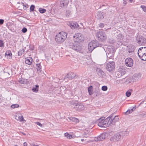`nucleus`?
Wrapping results in <instances>:
<instances>
[{"mask_svg": "<svg viewBox=\"0 0 146 146\" xmlns=\"http://www.w3.org/2000/svg\"><path fill=\"white\" fill-rule=\"evenodd\" d=\"M4 46V42L2 40H0V47H3Z\"/></svg>", "mask_w": 146, "mask_h": 146, "instance_id": "obj_36", "label": "nucleus"}, {"mask_svg": "<svg viewBox=\"0 0 146 146\" xmlns=\"http://www.w3.org/2000/svg\"><path fill=\"white\" fill-rule=\"evenodd\" d=\"M70 48L77 52L80 51L81 49V47L78 42H75L70 44L69 45Z\"/></svg>", "mask_w": 146, "mask_h": 146, "instance_id": "obj_6", "label": "nucleus"}, {"mask_svg": "<svg viewBox=\"0 0 146 146\" xmlns=\"http://www.w3.org/2000/svg\"><path fill=\"white\" fill-rule=\"evenodd\" d=\"M24 135H25V133H22Z\"/></svg>", "mask_w": 146, "mask_h": 146, "instance_id": "obj_58", "label": "nucleus"}, {"mask_svg": "<svg viewBox=\"0 0 146 146\" xmlns=\"http://www.w3.org/2000/svg\"><path fill=\"white\" fill-rule=\"evenodd\" d=\"M131 92L129 91H127L126 92V96L127 97H129L131 96Z\"/></svg>", "mask_w": 146, "mask_h": 146, "instance_id": "obj_42", "label": "nucleus"}, {"mask_svg": "<svg viewBox=\"0 0 146 146\" xmlns=\"http://www.w3.org/2000/svg\"><path fill=\"white\" fill-rule=\"evenodd\" d=\"M23 144L24 146H27V143L25 142H24Z\"/></svg>", "mask_w": 146, "mask_h": 146, "instance_id": "obj_53", "label": "nucleus"}, {"mask_svg": "<svg viewBox=\"0 0 146 146\" xmlns=\"http://www.w3.org/2000/svg\"><path fill=\"white\" fill-rule=\"evenodd\" d=\"M18 3H19H19H19V2H18Z\"/></svg>", "mask_w": 146, "mask_h": 146, "instance_id": "obj_61", "label": "nucleus"}, {"mask_svg": "<svg viewBox=\"0 0 146 146\" xmlns=\"http://www.w3.org/2000/svg\"><path fill=\"white\" fill-rule=\"evenodd\" d=\"M108 89V87L106 86H103L102 87V90L103 91H106Z\"/></svg>", "mask_w": 146, "mask_h": 146, "instance_id": "obj_41", "label": "nucleus"}, {"mask_svg": "<svg viewBox=\"0 0 146 146\" xmlns=\"http://www.w3.org/2000/svg\"><path fill=\"white\" fill-rule=\"evenodd\" d=\"M35 8V6L33 5H32L30 8V12H31L32 11H33L34 10V9Z\"/></svg>", "mask_w": 146, "mask_h": 146, "instance_id": "obj_43", "label": "nucleus"}, {"mask_svg": "<svg viewBox=\"0 0 146 146\" xmlns=\"http://www.w3.org/2000/svg\"><path fill=\"white\" fill-rule=\"evenodd\" d=\"M69 3V1L66 0H61L60 1V6L61 8L67 7Z\"/></svg>", "mask_w": 146, "mask_h": 146, "instance_id": "obj_16", "label": "nucleus"}, {"mask_svg": "<svg viewBox=\"0 0 146 146\" xmlns=\"http://www.w3.org/2000/svg\"><path fill=\"white\" fill-rule=\"evenodd\" d=\"M126 73L125 70L122 68H120L118 70V71L115 74H118L119 73H120V75L119 76H117L118 78H119L122 76L124 75Z\"/></svg>", "mask_w": 146, "mask_h": 146, "instance_id": "obj_14", "label": "nucleus"}, {"mask_svg": "<svg viewBox=\"0 0 146 146\" xmlns=\"http://www.w3.org/2000/svg\"><path fill=\"white\" fill-rule=\"evenodd\" d=\"M75 74L72 72L67 74L66 77L69 79H72L75 76Z\"/></svg>", "mask_w": 146, "mask_h": 146, "instance_id": "obj_24", "label": "nucleus"}, {"mask_svg": "<svg viewBox=\"0 0 146 146\" xmlns=\"http://www.w3.org/2000/svg\"><path fill=\"white\" fill-rule=\"evenodd\" d=\"M112 117L111 118L110 120L109 121V125L112 126V125H114L115 123L119 119L118 116H115L112 119Z\"/></svg>", "mask_w": 146, "mask_h": 146, "instance_id": "obj_12", "label": "nucleus"}, {"mask_svg": "<svg viewBox=\"0 0 146 146\" xmlns=\"http://www.w3.org/2000/svg\"><path fill=\"white\" fill-rule=\"evenodd\" d=\"M98 19H102L104 18V16L102 14V12L101 11H98L97 13V17Z\"/></svg>", "mask_w": 146, "mask_h": 146, "instance_id": "obj_23", "label": "nucleus"}, {"mask_svg": "<svg viewBox=\"0 0 146 146\" xmlns=\"http://www.w3.org/2000/svg\"><path fill=\"white\" fill-rule=\"evenodd\" d=\"M36 68L38 71L40 72L41 69V66L40 64H36Z\"/></svg>", "mask_w": 146, "mask_h": 146, "instance_id": "obj_29", "label": "nucleus"}, {"mask_svg": "<svg viewBox=\"0 0 146 146\" xmlns=\"http://www.w3.org/2000/svg\"><path fill=\"white\" fill-rule=\"evenodd\" d=\"M96 71L97 73L100 76H102L104 74V72L100 68H97L96 70Z\"/></svg>", "mask_w": 146, "mask_h": 146, "instance_id": "obj_25", "label": "nucleus"}, {"mask_svg": "<svg viewBox=\"0 0 146 146\" xmlns=\"http://www.w3.org/2000/svg\"><path fill=\"white\" fill-rule=\"evenodd\" d=\"M19 82L21 84H24L25 82L24 81L23 78H19L18 80Z\"/></svg>", "mask_w": 146, "mask_h": 146, "instance_id": "obj_34", "label": "nucleus"}, {"mask_svg": "<svg viewBox=\"0 0 146 146\" xmlns=\"http://www.w3.org/2000/svg\"><path fill=\"white\" fill-rule=\"evenodd\" d=\"M35 123L37 125H38L39 126H40V127H42V125L40 122H36Z\"/></svg>", "mask_w": 146, "mask_h": 146, "instance_id": "obj_48", "label": "nucleus"}, {"mask_svg": "<svg viewBox=\"0 0 146 146\" xmlns=\"http://www.w3.org/2000/svg\"><path fill=\"white\" fill-rule=\"evenodd\" d=\"M72 120L74 122L77 123L79 122L78 119L77 118L75 117L72 118Z\"/></svg>", "mask_w": 146, "mask_h": 146, "instance_id": "obj_40", "label": "nucleus"}, {"mask_svg": "<svg viewBox=\"0 0 146 146\" xmlns=\"http://www.w3.org/2000/svg\"><path fill=\"white\" fill-rule=\"evenodd\" d=\"M108 51L109 52V53L108 52V54L109 55L110 54H112V55L114 54V53L113 52V50L112 49H110L109 48Z\"/></svg>", "mask_w": 146, "mask_h": 146, "instance_id": "obj_37", "label": "nucleus"}, {"mask_svg": "<svg viewBox=\"0 0 146 146\" xmlns=\"http://www.w3.org/2000/svg\"><path fill=\"white\" fill-rule=\"evenodd\" d=\"M141 7L143 9V11H146V6H145L143 5H141Z\"/></svg>", "mask_w": 146, "mask_h": 146, "instance_id": "obj_45", "label": "nucleus"}, {"mask_svg": "<svg viewBox=\"0 0 146 146\" xmlns=\"http://www.w3.org/2000/svg\"><path fill=\"white\" fill-rule=\"evenodd\" d=\"M14 146H18L17 145H15Z\"/></svg>", "mask_w": 146, "mask_h": 146, "instance_id": "obj_59", "label": "nucleus"}, {"mask_svg": "<svg viewBox=\"0 0 146 146\" xmlns=\"http://www.w3.org/2000/svg\"><path fill=\"white\" fill-rule=\"evenodd\" d=\"M6 25L8 29L12 31H14L16 28V26L11 23H7Z\"/></svg>", "mask_w": 146, "mask_h": 146, "instance_id": "obj_13", "label": "nucleus"}, {"mask_svg": "<svg viewBox=\"0 0 146 146\" xmlns=\"http://www.w3.org/2000/svg\"><path fill=\"white\" fill-rule=\"evenodd\" d=\"M4 20L3 19H0V25H2L4 23Z\"/></svg>", "mask_w": 146, "mask_h": 146, "instance_id": "obj_49", "label": "nucleus"}, {"mask_svg": "<svg viewBox=\"0 0 146 146\" xmlns=\"http://www.w3.org/2000/svg\"><path fill=\"white\" fill-rule=\"evenodd\" d=\"M125 63L126 66L131 67L133 65V60L131 58H128L125 60Z\"/></svg>", "mask_w": 146, "mask_h": 146, "instance_id": "obj_11", "label": "nucleus"}, {"mask_svg": "<svg viewBox=\"0 0 146 146\" xmlns=\"http://www.w3.org/2000/svg\"><path fill=\"white\" fill-rule=\"evenodd\" d=\"M92 86H90L88 88V91L90 95H91L92 94Z\"/></svg>", "mask_w": 146, "mask_h": 146, "instance_id": "obj_32", "label": "nucleus"}, {"mask_svg": "<svg viewBox=\"0 0 146 146\" xmlns=\"http://www.w3.org/2000/svg\"><path fill=\"white\" fill-rule=\"evenodd\" d=\"M67 36V35L66 33L61 32L56 36L55 38V40L58 43H61L66 39Z\"/></svg>", "mask_w": 146, "mask_h": 146, "instance_id": "obj_2", "label": "nucleus"}, {"mask_svg": "<svg viewBox=\"0 0 146 146\" xmlns=\"http://www.w3.org/2000/svg\"><path fill=\"white\" fill-rule=\"evenodd\" d=\"M70 26L72 29H75L78 28L79 25L76 22H72L70 23Z\"/></svg>", "mask_w": 146, "mask_h": 146, "instance_id": "obj_21", "label": "nucleus"}, {"mask_svg": "<svg viewBox=\"0 0 146 146\" xmlns=\"http://www.w3.org/2000/svg\"><path fill=\"white\" fill-rule=\"evenodd\" d=\"M15 119L20 122L26 121V120L24 119L23 116L19 114H16L15 115Z\"/></svg>", "mask_w": 146, "mask_h": 146, "instance_id": "obj_15", "label": "nucleus"}, {"mask_svg": "<svg viewBox=\"0 0 146 146\" xmlns=\"http://www.w3.org/2000/svg\"><path fill=\"white\" fill-rule=\"evenodd\" d=\"M113 114L105 119V117H102L100 118L97 121L98 125V126L101 127H107L109 125V121L110 120L111 118L113 116Z\"/></svg>", "mask_w": 146, "mask_h": 146, "instance_id": "obj_1", "label": "nucleus"}, {"mask_svg": "<svg viewBox=\"0 0 146 146\" xmlns=\"http://www.w3.org/2000/svg\"><path fill=\"white\" fill-rule=\"evenodd\" d=\"M110 139L111 142L113 143L119 141L122 139L118 133L111 137Z\"/></svg>", "mask_w": 146, "mask_h": 146, "instance_id": "obj_8", "label": "nucleus"}, {"mask_svg": "<svg viewBox=\"0 0 146 146\" xmlns=\"http://www.w3.org/2000/svg\"><path fill=\"white\" fill-rule=\"evenodd\" d=\"M19 107V105L18 104H13L11 106V107L13 108H17Z\"/></svg>", "mask_w": 146, "mask_h": 146, "instance_id": "obj_38", "label": "nucleus"}, {"mask_svg": "<svg viewBox=\"0 0 146 146\" xmlns=\"http://www.w3.org/2000/svg\"><path fill=\"white\" fill-rule=\"evenodd\" d=\"M138 54L142 60H146V47H141L138 50Z\"/></svg>", "mask_w": 146, "mask_h": 146, "instance_id": "obj_3", "label": "nucleus"}, {"mask_svg": "<svg viewBox=\"0 0 146 146\" xmlns=\"http://www.w3.org/2000/svg\"><path fill=\"white\" fill-rule=\"evenodd\" d=\"M21 6H23V8L24 9H26L29 6L27 4L25 3V4L21 2Z\"/></svg>", "mask_w": 146, "mask_h": 146, "instance_id": "obj_31", "label": "nucleus"}, {"mask_svg": "<svg viewBox=\"0 0 146 146\" xmlns=\"http://www.w3.org/2000/svg\"><path fill=\"white\" fill-rule=\"evenodd\" d=\"M120 75V73H119L118 74H116V76L117 77V76H119Z\"/></svg>", "mask_w": 146, "mask_h": 146, "instance_id": "obj_55", "label": "nucleus"}, {"mask_svg": "<svg viewBox=\"0 0 146 146\" xmlns=\"http://www.w3.org/2000/svg\"><path fill=\"white\" fill-rule=\"evenodd\" d=\"M99 44L97 41H92L88 44V48L89 51H92L94 48L99 46Z\"/></svg>", "mask_w": 146, "mask_h": 146, "instance_id": "obj_7", "label": "nucleus"}, {"mask_svg": "<svg viewBox=\"0 0 146 146\" xmlns=\"http://www.w3.org/2000/svg\"><path fill=\"white\" fill-rule=\"evenodd\" d=\"M98 39L101 41H103L107 38V36L105 32L103 31H98L96 34Z\"/></svg>", "mask_w": 146, "mask_h": 146, "instance_id": "obj_5", "label": "nucleus"}, {"mask_svg": "<svg viewBox=\"0 0 146 146\" xmlns=\"http://www.w3.org/2000/svg\"><path fill=\"white\" fill-rule=\"evenodd\" d=\"M5 55L9 59L11 58L12 54L11 51L10 50L7 51L5 53Z\"/></svg>", "mask_w": 146, "mask_h": 146, "instance_id": "obj_26", "label": "nucleus"}, {"mask_svg": "<svg viewBox=\"0 0 146 146\" xmlns=\"http://www.w3.org/2000/svg\"><path fill=\"white\" fill-rule=\"evenodd\" d=\"M74 108L77 110L81 111L84 109V105L81 104H78L75 105Z\"/></svg>", "mask_w": 146, "mask_h": 146, "instance_id": "obj_17", "label": "nucleus"}, {"mask_svg": "<svg viewBox=\"0 0 146 146\" xmlns=\"http://www.w3.org/2000/svg\"><path fill=\"white\" fill-rule=\"evenodd\" d=\"M46 10L44 9L40 8L39 9V11L41 13H45Z\"/></svg>", "mask_w": 146, "mask_h": 146, "instance_id": "obj_35", "label": "nucleus"}, {"mask_svg": "<svg viewBox=\"0 0 146 146\" xmlns=\"http://www.w3.org/2000/svg\"><path fill=\"white\" fill-rule=\"evenodd\" d=\"M11 72V70H10V72Z\"/></svg>", "mask_w": 146, "mask_h": 146, "instance_id": "obj_60", "label": "nucleus"}, {"mask_svg": "<svg viewBox=\"0 0 146 146\" xmlns=\"http://www.w3.org/2000/svg\"><path fill=\"white\" fill-rule=\"evenodd\" d=\"M106 137L105 134L104 133L102 134L100 136L95 137L94 140L96 141H98L103 140Z\"/></svg>", "mask_w": 146, "mask_h": 146, "instance_id": "obj_18", "label": "nucleus"}, {"mask_svg": "<svg viewBox=\"0 0 146 146\" xmlns=\"http://www.w3.org/2000/svg\"><path fill=\"white\" fill-rule=\"evenodd\" d=\"M118 133L122 139L124 137L127 136L129 134V132L127 131H123L119 132Z\"/></svg>", "mask_w": 146, "mask_h": 146, "instance_id": "obj_20", "label": "nucleus"}, {"mask_svg": "<svg viewBox=\"0 0 146 146\" xmlns=\"http://www.w3.org/2000/svg\"><path fill=\"white\" fill-rule=\"evenodd\" d=\"M95 92L96 94V96L101 95L102 94V93L100 92V91L98 88H96L95 91Z\"/></svg>", "mask_w": 146, "mask_h": 146, "instance_id": "obj_30", "label": "nucleus"}, {"mask_svg": "<svg viewBox=\"0 0 146 146\" xmlns=\"http://www.w3.org/2000/svg\"><path fill=\"white\" fill-rule=\"evenodd\" d=\"M140 115L141 116L143 117H146V113H142V114Z\"/></svg>", "mask_w": 146, "mask_h": 146, "instance_id": "obj_46", "label": "nucleus"}, {"mask_svg": "<svg viewBox=\"0 0 146 146\" xmlns=\"http://www.w3.org/2000/svg\"><path fill=\"white\" fill-rule=\"evenodd\" d=\"M123 3L124 4L126 5L127 4V2L126 1H125V0H123Z\"/></svg>", "mask_w": 146, "mask_h": 146, "instance_id": "obj_51", "label": "nucleus"}, {"mask_svg": "<svg viewBox=\"0 0 146 146\" xmlns=\"http://www.w3.org/2000/svg\"><path fill=\"white\" fill-rule=\"evenodd\" d=\"M73 40L75 42H78L83 41L84 40V37L83 35L79 33L75 34L73 36Z\"/></svg>", "mask_w": 146, "mask_h": 146, "instance_id": "obj_4", "label": "nucleus"}, {"mask_svg": "<svg viewBox=\"0 0 146 146\" xmlns=\"http://www.w3.org/2000/svg\"><path fill=\"white\" fill-rule=\"evenodd\" d=\"M70 139L72 138H74V136H73V135H70Z\"/></svg>", "mask_w": 146, "mask_h": 146, "instance_id": "obj_54", "label": "nucleus"}, {"mask_svg": "<svg viewBox=\"0 0 146 146\" xmlns=\"http://www.w3.org/2000/svg\"><path fill=\"white\" fill-rule=\"evenodd\" d=\"M136 109V106L133 107V108L131 109V110H128L127 111H126L125 112L126 114H128L131 113H132L134 110H135Z\"/></svg>", "mask_w": 146, "mask_h": 146, "instance_id": "obj_28", "label": "nucleus"}, {"mask_svg": "<svg viewBox=\"0 0 146 146\" xmlns=\"http://www.w3.org/2000/svg\"><path fill=\"white\" fill-rule=\"evenodd\" d=\"M130 3H131L133 2V0H129Z\"/></svg>", "mask_w": 146, "mask_h": 146, "instance_id": "obj_56", "label": "nucleus"}, {"mask_svg": "<svg viewBox=\"0 0 146 146\" xmlns=\"http://www.w3.org/2000/svg\"><path fill=\"white\" fill-rule=\"evenodd\" d=\"M81 141H84V139H81Z\"/></svg>", "mask_w": 146, "mask_h": 146, "instance_id": "obj_57", "label": "nucleus"}, {"mask_svg": "<svg viewBox=\"0 0 146 146\" xmlns=\"http://www.w3.org/2000/svg\"><path fill=\"white\" fill-rule=\"evenodd\" d=\"M6 69H4V72L7 73L9 75H10L9 72H5V71H6Z\"/></svg>", "mask_w": 146, "mask_h": 146, "instance_id": "obj_52", "label": "nucleus"}, {"mask_svg": "<svg viewBox=\"0 0 146 146\" xmlns=\"http://www.w3.org/2000/svg\"><path fill=\"white\" fill-rule=\"evenodd\" d=\"M115 68V64L114 62H108L106 66V69L109 71H113Z\"/></svg>", "mask_w": 146, "mask_h": 146, "instance_id": "obj_9", "label": "nucleus"}, {"mask_svg": "<svg viewBox=\"0 0 146 146\" xmlns=\"http://www.w3.org/2000/svg\"><path fill=\"white\" fill-rule=\"evenodd\" d=\"M138 43L140 45H144L146 44V38L141 36L137 40Z\"/></svg>", "mask_w": 146, "mask_h": 146, "instance_id": "obj_10", "label": "nucleus"}, {"mask_svg": "<svg viewBox=\"0 0 146 146\" xmlns=\"http://www.w3.org/2000/svg\"><path fill=\"white\" fill-rule=\"evenodd\" d=\"M33 61V59L31 57L27 58H25V63L27 64L31 65Z\"/></svg>", "mask_w": 146, "mask_h": 146, "instance_id": "obj_22", "label": "nucleus"}, {"mask_svg": "<svg viewBox=\"0 0 146 146\" xmlns=\"http://www.w3.org/2000/svg\"><path fill=\"white\" fill-rule=\"evenodd\" d=\"M71 15V13L69 10H67L66 12V15L67 17H70Z\"/></svg>", "mask_w": 146, "mask_h": 146, "instance_id": "obj_33", "label": "nucleus"}, {"mask_svg": "<svg viewBox=\"0 0 146 146\" xmlns=\"http://www.w3.org/2000/svg\"><path fill=\"white\" fill-rule=\"evenodd\" d=\"M24 50L23 49H22L20 50L18 52V55L19 56H21L24 52Z\"/></svg>", "mask_w": 146, "mask_h": 146, "instance_id": "obj_39", "label": "nucleus"}, {"mask_svg": "<svg viewBox=\"0 0 146 146\" xmlns=\"http://www.w3.org/2000/svg\"><path fill=\"white\" fill-rule=\"evenodd\" d=\"M65 137H67L68 138L70 139V134H69L68 133H65Z\"/></svg>", "mask_w": 146, "mask_h": 146, "instance_id": "obj_47", "label": "nucleus"}, {"mask_svg": "<svg viewBox=\"0 0 146 146\" xmlns=\"http://www.w3.org/2000/svg\"><path fill=\"white\" fill-rule=\"evenodd\" d=\"M39 86L38 85H36L35 87H33L32 89V91L35 92H37L38 90Z\"/></svg>", "mask_w": 146, "mask_h": 146, "instance_id": "obj_27", "label": "nucleus"}, {"mask_svg": "<svg viewBox=\"0 0 146 146\" xmlns=\"http://www.w3.org/2000/svg\"><path fill=\"white\" fill-rule=\"evenodd\" d=\"M27 29L25 27H23L22 30V31L23 33H25L27 32Z\"/></svg>", "mask_w": 146, "mask_h": 146, "instance_id": "obj_44", "label": "nucleus"}, {"mask_svg": "<svg viewBox=\"0 0 146 146\" xmlns=\"http://www.w3.org/2000/svg\"><path fill=\"white\" fill-rule=\"evenodd\" d=\"M127 50L129 53L133 52L135 49V46L132 45H129L127 46Z\"/></svg>", "mask_w": 146, "mask_h": 146, "instance_id": "obj_19", "label": "nucleus"}, {"mask_svg": "<svg viewBox=\"0 0 146 146\" xmlns=\"http://www.w3.org/2000/svg\"><path fill=\"white\" fill-rule=\"evenodd\" d=\"M104 23H101L99 24V27L100 28H103L104 27Z\"/></svg>", "mask_w": 146, "mask_h": 146, "instance_id": "obj_50", "label": "nucleus"}]
</instances>
